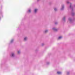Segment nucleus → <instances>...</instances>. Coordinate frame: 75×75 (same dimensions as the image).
I'll return each mask as SVG.
<instances>
[{
    "label": "nucleus",
    "mask_w": 75,
    "mask_h": 75,
    "mask_svg": "<svg viewBox=\"0 0 75 75\" xmlns=\"http://www.w3.org/2000/svg\"><path fill=\"white\" fill-rule=\"evenodd\" d=\"M27 37H25L24 38V40L25 41H26V40H27Z\"/></svg>",
    "instance_id": "12"
},
{
    "label": "nucleus",
    "mask_w": 75,
    "mask_h": 75,
    "mask_svg": "<svg viewBox=\"0 0 75 75\" xmlns=\"http://www.w3.org/2000/svg\"><path fill=\"white\" fill-rule=\"evenodd\" d=\"M11 56L12 57H14V54L13 53H12L11 54Z\"/></svg>",
    "instance_id": "7"
},
{
    "label": "nucleus",
    "mask_w": 75,
    "mask_h": 75,
    "mask_svg": "<svg viewBox=\"0 0 75 75\" xmlns=\"http://www.w3.org/2000/svg\"><path fill=\"white\" fill-rule=\"evenodd\" d=\"M37 10H38V9H35V12L36 13L37 11Z\"/></svg>",
    "instance_id": "11"
},
{
    "label": "nucleus",
    "mask_w": 75,
    "mask_h": 75,
    "mask_svg": "<svg viewBox=\"0 0 75 75\" xmlns=\"http://www.w3.org/2000/svg\"><path fill=\"white\" fill-rule=\"evenodd\" d=\"M64 9V5H63L62 6V8L61 9V10H63Z\"/></svg>",
    "instance_id": "3"
},
{
    "label": "nucleus",
    "mask_w": 75,
    "mask_h": 75,
    "mask_svg": "<svg viewBox=\"0 0 75 75\" xmlns=\"http://www.w3.org/2000/svg\"><path fill=\"white\" fill-rule=\"evenodd\" d=\"M69 72H67V74H68V75H69Z\"/></svg>",
    "instance_id": "18"
},
{
    "label": "nucleus",
    "mask_w": 75,
    "mask_h": 75,
    "mask_svg": "<svg viewBox=\"0 0 75 75\" xmlns=\"http://www.w3.org/2000/svg\"><path fill=\"white\" fill-rule=\"evenodd\" d=\"M39 0H38V1H39Z\"/></svg>",
    "instance_id": "21"
},
{
    "label": "nucleus",
    "mask_w": 75,
    "mask_h": 75,
    "mask_svg": "<svg viewBox=\"0 0 75 75\" xmlns=\"http://www.w3.org/2000/svg\"><path fill=\"white\" fill-rule=\"evenodd\" d=\"M67 4H69V1H67Z\"/></svg>",
    "instance_id": "17"
},
{
    "label": "nucleus",
    "mask_w": 75,
    "mask_h": 75,
    "mask_svg": "<svg viewBox=\"0 0 75 75\" xmlns=\"http://www.w3.org/2000/svg\"><path fill=\"white\" fill-rule=\"evenodd\" d=\"M48 30H46L45 31V33H47V32H48Z\"/></svg>",
    "instance_id": "13"
},
{
    "label": "nucleus",
    "mask_w": 75,
    "mask_h": 75,
    "mask_svg": "<svg viewBox=\"0 0 75 75\" xmlns=\"http://www.w3.org/2000/svg\"><path fill=\"white\" fill-rule=\"evenodd\" d=\"M54 11H57V9L56 8H54Z\"/></svg>",
    "instance_id": "16"
},
{
    "label": "nucleus",
    "mask_w": 75,
    "mask_h": 75,
    "mask_svg": "<svg viewBox=\"0 0 75 75\" xmlns=\"http://www.w3.org/2000/svg\"><path fill=\"white\" fill-rule=\"evenodd\" d=\"M31 8L28 9V11L27 12V13H31Z\"/></svg>",
    "instance_id": "5"
},
{
    "label": "nucleus",
    "mask_w": 75,
    "mask_h": 75,
    "mask_svg": "<svg viewBox=\"0 0 75 75\" xmlns=\"http://www.w3.org/2000/svg\"><path fill=\"white\" fill-rule=\"evenodd\" d=\"M44 45V43H42V46H43V45Z\"/></svg>",
    "instance_id": "20"
},
{
    "label": "nucleus",
    "mask_w": 75,
    "mask_h": 75,
    "mask_svg": "<svg viewBox=\"0 0 75 75\" xmlns=\"http://www.w3.org/2000/svg\"><path fill=\"white\" fill-rule=\"evenodd\" d=\"M69 21L71 23H73V20H72V18H69Z\"/></svg>",
    "instance_id": "2"
},
{
    "label": "nucleus",
    "mask_w": 75,
    "mask_h": 75,
    "mask_svg": "<svg viewBox=\"0 0 75 75\" xmlns=\"http://www.w3.org/2000/svg\"><path fill=\"white\" fill-rule=\"evenodd\" d=\"M18 54H20V51H18Z\"/></svg>",
    "instance_id": "14"
},
{
    "label": "nucleus",
    "mask_w": 75,
    "mask_h": 75,
    "mask_svg": "<svg viewBox=\"0 0 75 75\" xmlns=\"http://www.w3.org/2000/svg\"><path fill=\"white\" fill-rule=\"evenodd\" d=\"M62 38V36H59L58 38V40H61Z\"/></svg>",
    "instance_id": "10"
},
{
    "label": "nucleus",
    "mask_w": 75,
    "mask_h": 75,
    "mask_svg": "<svg viewBox=\"0 0 75 75\" xmlns=\"http://www.w3.org/2000/svg\"><path fill=\"white\" fill-rule=\"evenodd\" d=\"M70 6L69 7V8L71 10V15L72 16H74L75 15V13L73 12L74 11V7L71 6V3H70Z\"/></svg>",
    "instance_id": "1"
},
{
    "label": "nucleus",
    "mask_w": 75,
    "mask_h": 75,
    "mask_svg": "<svg viewBox=\"0 0 75 75\" xmlns=\"http://www.w3.org/2000/svg\"><path fill=\"white\" fill-rule=\"evenodd\" d=\"M53 30H54V31H58V29H57L55 28H52Z\"/></svg>",
    "instance_id": "4"
},
{
    "label": "nucleus",
    "mask_w": 75,
    "mask_h": 75,
    "mask_svg": "<svg viewBox=\"0 0 75 75\" xmlns=\"http://www.w3.org/2000/svg\"><path fill=\"white\" fill-rule=\"evenodd\" d=\"M55 24H58V22H55Z\"/></svg>",
    "instance_id": "19"
},
{
    "label": "nucleus",
    "mask_w": 75,
    "mask_h": 75,
    "mask_svg": "<svg viewBox=\"0 0 75 75\" xmlns=\"http://www.w3.org/2000/svg\"><path fill=\"white\" fill-rule=\"evenodd\" d=\"M47 65H48V64H50V62H47Z\"/></svg>",
    "instance_id": "15"
},
{
    "label": "nucleus",
    "mask_w": 75,
    "mask_h": 75,
    "mask_svg": "<svg viewBox=\"0 0 75 75\" xmlns=\"http://www.w3.org/2000/svg\"><path fill=\"white\" fill-rule=\"evenodd\" d=\"M57 74H58L59 75H60V74H61L62 73L61 72L58 71L57 72Z\"/></svg>",
    "instance_id": "9"
},
{
    "label": "nucleus",
    "mask_w": 75,
    "mask_h": 75,
    "mask_svg": "<svg viewBox=\"0 0 75 75\" xmlns=\"http://www.w3.org/2000/svg\"><path fill=\"white\" fill-rule=\"evenodd\" d=\"M66 18L65 16L62 19V21H65Z\"/></svg>",
    "instance_id": "8"
},
{
    "label": "nucleus",
    "mask_w": 75,
    "mask_h": 75,
    "mask_svg": "<svg viewBox=\"0 0 75 75\" xmlns=\"http://www.w3.org/2000/svg\"><path fill=\"white\" fill-rule=\"evenodd\" d=\"M13 41H14V39H12L11 40V41H10L9 44H12V43H13Z\"/></svg>",
    "instance_id": "6"
}]
</instances>
